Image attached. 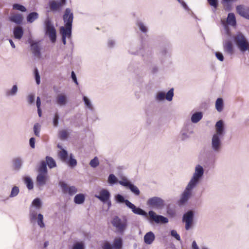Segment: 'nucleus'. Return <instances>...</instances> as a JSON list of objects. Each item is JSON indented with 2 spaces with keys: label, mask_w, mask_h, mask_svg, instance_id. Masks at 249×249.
Instances as JSON below:
<instances>
[{
  "label": "nucleus",
  "mask_w": 249,
  "mask_h": 249,
  "mask_svg": "<svg viewBox=\"0 0 249 249\" xmlns=\"http://www.w3.org/2000/svg\"><path fill=\"white\" fill-rule=\"evenodd\" d=\"M155 239V235L152 231L148 232L144 236V242L148 245L152 244Z\"/></svg>",
  "instance_id": "obj_24"
},
{
  "label": "nucleus",
  "mask_w": 249,
  "mask_h": 249,
  "mask_svg": "<svg viewBox=\"0 0 249 249\" xmlns=\"http://www.w3.org/2000/svg\"><path fill=\"white\" fill-rule=\"evenodd\" d=\"M70 160L68 161V164L71 167H75L77 164V161L72 157V155L71 154L70 156Z\"/></svg>",
  "instance_id": "obj_48"
},
{
  "label": "nucleus",
  "mask_w": 249,
  "mask_h": 249,
  "mask_svg": "<svg viewBox=\"0 0 249 249\" xmlns=\"http://www.w3.org/2000/svg\"><path fill=\"white\" fill-rule=\"evenodd\" d=\"M35 79L36 81V83L37 85L40 84V75L38 72L37 69H36L35 71Z\"/></svg>",
  "instance_id": "obj_55"
},
{
  "label": "nucleus",
  "mask_w": 249,
  "mask_h": 249,
  "mask_svg": "<svg viewBox=\"0 0 249 249\" xmlns=\"http://www.w3.org/2000/svg\"><path fill=\"white\" fill-rule=\"evenodd\" d=\"M9 19L11 22L18 25L22 23L23 17L22 16L19 14H13L9 17Z\"/></svg>",
  "instance_id": "obj_21"
},
{
  "label": "nucleus",
  "mask_w": 249,
  "mask_h": 249,
  "mask_svg": "<svg viewBox=\"0 0 249 249\" xmlns=\"http://www.w3.org/2000/svg\"><path fill=\"white\" fill-rule=\"evenodd\" d=\"M112 225L117 229L118 232L123 233L127 227V220L125 218L122 219L118 216H115L112 222Z\"/></svg>",
  "instance_id": "obj_9"
},
{
  "label": "nucleus",
  "mask_w": 249,
  "mask_h": 249,
  "mask_svg": "<svg viewBox=\"0 0 249 249\" xmlns=\"http://www.w3.org/2000/svg\"><path fill=\"white\" fill-rule=\"evenodd\" d=\"M46 34L49 36L52 42L56 40V30L53 25L49 18L46 19L45 21Z\"/></svg>",
  "instance_id": "obj_8"
},
{
  "label": "nucleus",
  "mask_w": 249,
  "mask_h": 249,
  "mask_svg": "<svg viewBox=\"0 0 249 249\" xmlns=\"http://www.w3.org/2000/svg\"><path fill=\"white\" fill-rule=\"evenodd\" d=\"M66 3V0H60V1L50 0L49 5L51 11L55 12L59 10L60 8Z\"/></svg>",
  "instance_id": "obj_16"
},
{
  "label": "nucleus",
  "mask_w": 249,
  "mask_h": 249,
  "mask_svg": "<svg viewBox=\"0 0 249 249\" xmlns=\"http://www.w3.org/2000/svg\"><path fill=\"white\" fill-rule=\"evenodd\" d=\"M192 249H199L196 242L195 241H193L192 243Z\"/></svg>",
  "instance_id": "obj_62"
},
{
  "label": "nucleus",
  "mask_w": 249,
  "mask_h": 249,
  "mask_svg": "<svg viewBox=\"0 0 249 249\" xmlns=\"http://www.w3.org/2000/svg\"><path fill=\"white\" fill-rule=\"evenodd\" d=\"M83 100L84 102L85 106L90 110H93V106L89 99H88L86 96H83Z\"/></svg>",
  "instance_id": "obj_42"
},
{
  "label": "nucleus",
  "mask_w": 249,
  "mask_h": 249,
  "mask_svg": "<svg viewBox=\"0 0 249 249\" xmlns=\"http://www.w3.org/2000/svg\"><path fill=\"white\" fill-rule=\"evenodd\" d=\"M137 25L140 28V30L143 32L146 33L147 31L146 27L141 21L138 22Z\"/></svg>",
  "instance_id": "obj_52"
},
{
  "label": "nucleus",
  "mask_w": 249,
  "mask_h": 249,
  "mask_svg": "<svg viewBox=\"0 0 249 249\" xmlns=\"http://www.w3.org/2000/svg\"><path fill=\"white\" fill-rule=\"evenodd\" d=\"M235 42L241 52L248 50L249 44L245 37L242 34H238L234 36Z\"/></svg>",
  "instance_id": "obj_10"
},
{
  "label": "nucleus",
  "mask_w": 249,
  "mask_h": 249,
  "mask_svg": "<svg viewBox=\"0 0 249 249\" xmlns=\"http://www.w3.org/2000/svg\"><path fill=\"white\" fill-rule=\"evenodd\" d=\"M180 3L181 4L182 7L186 10H189V8H188V7L187 6V4H186V3L184 1H183V0H181V2H180Z\"/></svg>",
  "instance_id": "obj_63"
},
{
  "label": "nucleus",
  "mask_w": 249,
  "mask_h": 249,
  "mask_svg": "<svg viewBox=\"0 0 249 249\" xmlns=\"http://www.w3.org/2000/svg\"><path fill=\"white\" fill-rule=\"evenodd\" d=\"M103 249H113V246L109 243L106 242L102 247Z\"/></svg>",
  "instance_id": "obj_57"
},
{
  "label": "nucleus",
  "mask_w": 249,
  "mask_h": 249,
  "mask_svg": "<svg viewBox=\"0 0 249 249\" xmlns=\"http://www.w3.org/2000/svg\"><path fill=\"white\" fill-rule=\"evenodd\" d=\"M204 173V169L203 167L199 164L196 165L195 168L193 176L188 183L196 187L202 178Z\"/></svg>",
  "instance_id": "obj_4"
},
{
  "label": "nucleus",
  "mask_w": 249,
  "mask_h": 249,
  "mask_svg": "<svg viewBox=\"0 0 249 249\" xmlns=\"http://www.w3.org/2000/svg\"><path fill=\"white\" fill-rule=\"evenodd\" d=\"M18 92V87L17 85L12 86L11 89L6 90L5 95L6 97L15 96Z\"/></svg>",
  "instance_id": "obj_22"
},
{
  "label": "nucleus",
  "mask_w": 249,
  "mask_h": 249,
  "mask_svg": "<svg viewBox=\"0 0 249 249\" xmlns=\"http://www.w3.org/2000/svg\"><path fill=\"white\" fill-rule=\"evenodd\" d=\"M46 163L50 168H53L56 167V164L55 160L51 157L47 156L46 157Z\"/></svg>",
  "instance_id": "obj_35"
},
{
  "label": "nucleus",
  "mask_w": 249,
  "mask_h": 249,
  "mask_svg": "<svg viewBox=\"0 0 249 249\" xmlns=\"http://www.w3.org/2000/svg\"><path fill=\"white\" fill-rule=\"evenodd\" d=\"M174 96V89H171L166 94L163 91H159L155 96V99L158 102L163 101L165 99L168 101H171Z\"/></svg>",
  "instance_id": "obj_12"
},
{
  "label": "nucleus",
  "mask_w": 249,
  "mask_h": 249,
  "mask_svg": "<svg viewBox=\"0 0 249 249\" xmlns=\"http://www.w3.org/2000/svg\"><path fill=\"white\" fill-rule=\"evenodd\" d=\"M171 235L172 236L175 237L177 240L180 241V237L179 235L177 233V231L173 230L171 231Z\"/></svg>",
  "instance_id": "obj_53"
},
{
  "label": "nucleus",
  "mask_w": 249,
  "mask_h": 249,
  "mask_svg": "<svg viewBox=\"0 0 249 249\" xmlns=\"http://www.w3.org/2000/svg\"><path fill=\"white\" fill-rule=\"evenodd\" d=\"M28 103L29 105H31L34 103L35 100V95L33 93H31L27 96V97Z\"/></svg>",
  "instance_id": "obj_49"
},
{
  "label": "nucleus",
  "mask_w": 249,
  "mask_h": 249,
  "mask_svg": "<svg viewBox=\"0 0 249 249\" xmlns=\"http://www.w3.org/2000/svg\"><path fill=\"white\" fill-rule=\"evenodd\" d=\"M36 105L37 109L40 108L41 100H40V97H37L36 98Z\"/></svg>",
  "instance_id": "obj_60"
},
{
  "label": "nucleus",
  "mask_w": 249,
  "mask_h": 249,
  "mask_svg": "<svg viewBox=\"0 0 249 249\" xmlns=\"http://www.w3.org/2000/svg\"><path fill=\"white\" fill-rule=\"evenodd\" d=\"M55 101L58 106L64 107L68 103V97L67 94L64 93H60L56 95Z\"/></svg>",
  "instance_id": "obj_15"
},
{
  "label": "nucleus",
  "mask_w": 249,
  "mask_h": 249,
  "mask_svg": "<svg viewBox=\"0 0 249 249\" xmlns=\"http://www.w3.org/2000/svg\"><path fill=\"white\" fill-rule=\"evenodd\" d=\"M215 107L216 110L218 112H221L223 110L224 107V103L222 98H218L216 99Z\"/></svg>",
  "instance_id": "obj_30"
},
{
  "label": "nucleus",
  "mask_w": 249,
  "mask_h": 249,
  "mask_svg": "<svg viewBox=\"0 0 249 249\" xmlns=\"http://www.w3.org/2000/svg\"><path fill=\"white\" fill-rule=\"evenodd\" d=\"M118 183L122 186L127 187L131 182L125 177L121 178V180L118 181Z\"/></svg>",
  "instance_id": "obj_37"
},
{
  "label": "nucleus",
  "mask_w": 249,
  "mask_h": 249,
  "mask_svg": "<svg viewBox=\"0 0 249 249\" xmlns=\"http://www.w3.org/2000/svg\"><path fill=\"white\" fill-rule=\"evenodd\" d=\"M36 220H37L38 225L40 228H44L45 227V224L43 222V215L42 214L40 213L38 214Z\"/></svg>",
  "instance_id": "obj_43"
},
{
  "label": "nucleus",
  "mask_w": 249,
  "mask_h": 249,
  "mask_svg": "<svg viewBox=\"0 0 249 249\" xmlns=\"http://www.w3.org/2000/svg\"><path fill=\"white\" fill-rule=\"evenodd\" d=\"M123 245V241L121 238H115L113 243V249H121Z\"/></svg>",
  "instance_id": "obj_34"
},
{
  "label": "nucleus",
  "mask_w": 249,
  "mask_h": 249,
  "mask_svg": "<svg viewBox=\"0 0 249 249\" xmlns=\"http://www.w3.org/2000/svg\"><path fill=\"white\" fill-rule=\"evenodd\" d=\"M225 52L228 53L232 54L233 53V47L232 43L230 41H226L223 45Z\"/></svg>",
  "instance_id": "obj_25"
},
{
  "label": "nucleus",
  "mask_w": 249,
  "mask_h": 249,
  "mask_svg": "<svg viewBox=\"0 0 249 249\" xmlns=\"http://www.w3.org/2000/svg\"><path fill=\"white\" fill-rule=\"evenodd\" d=\"M30 145L32 148H35V139L34 138H31L29 140Z\"/></svg>",
  "instance_id": "obj_59"
},
{
  "label": "nucleus",
  "mask_w": 249,
  "mask_h": 249,
  "mask_svg": "<svg viewBox=\"0 0 249 249\" xmlns=\"http://www.w3.org/2000/svg\"><path fill=\"white\" fill-rule=\"evenodd\" d=\"M37 213L34 208L30 207L29 218L31 223H34L36 219Z\"/></svg>",
  "instance_id": "obj_31"
},
{
  "label": "nucleus",
  "mask_w": 249,
  "mask_h": 249,
  "mask_svg": "<svg viewBox=\"0 0 249 249\" xmlns=\"http://www.w3.org/2000/svg\"><path fill=\"white\" fill-rule=\"evenodd\" d=\"M13 8L23 12H26L27 10L26 8L24 6L18 3L13 4Z\"/></svg>",
  "instance_id": "obj_45"
},
{
  "label": "nucleus",
  "mask_w": 249,
  "mask_h": 249,
  "mask_svg": "<svg viewBox=\"0 0 249 249\" xmlns=\"http://www.w3.org/2000/svg\"><path fill=\"white\" fill-rule=\"evenodd\" d=\"M71 78H72V80H73L74 82L76 85H78V82L77 80L76 76L73 71H72V72H71Z\"/></svg>",
  "instance_id": "obj_61"
},
{
  "label": "nucleus",
  "mask_w": 249,
  "mask_h": 249,
  "mask_svg": "<svg viewBox=\"0 0 249 249\" xmlns=\"http://www.w3.org/2000/svg\"><path fill=\"white\" fill-rule=\"evenodd\" d=\"M40 129V125L38 123L35 124L34 126V131L36 136H39Z\"/></svg>",
  "instance_id": "obj_51"
},
{
  "label": "nucleus",
  "mask_w": 249,
  "mask_h": 249,
  "mask_svg": "<svg viewBox=\"0 0 249 249\" xmlns=\"http://www.w3.org/2000/svg\"><path fill=\"white\" fill-rule=\"evenodd\" d=\"M115 44V42L112 40H109L108 41V45L110 47H112Z\"/></svg>",
  "instance_id": "obj_64"
},
{
  "label": "nucleus",
  "mask_w": 249,
  "mask_h": 249,
  "mask_svg": "<svg viewBox=\"0 0 249 249\" xmlns=\"http://www.w3.org/2000/svg\"><path fill=\"white\" fill-rule=\"evenodd\" d=\"M136 196H139L140 194V191L139 188L131 183L127 187Z\"/></svg>",
  "instance_id": "obj_36"
},
{
  "label": "nucleus",
  "mask_w": 249,
  "mask_h": 249,
  "mask_svg": "<svg viewBox=\"0 0 249 249\" xmlns=\"http://www.w3.org/2000/svg\"><path fill=\"white\" fill-rule=\"evenodd\" d=\"M31 50L34 56L37 58L41 57L40 48L37 42H31Z\"/></svg>",
  "instance_id": "obj_20"
},
{
  "label": "nucleus",
  "mask_w": 249,
  "mask_h": 249,
  "mask_svg": "<svg viewBox=\"0 0 249 249\" xmlns=\"http://www.w3.org/2000/svg\"><path fill=\"white\" fill-rule=\"evenodd\" d=\"M49 179L48 174L38 173L36 177V184L39 186H44Z\"/></svg>",
  "instance_id": "obj_19"
},
{
  "label": "nucleus",
  "mask_w": 249,
  "mask_h": 249,
  "mask_svg": "<svg viewBox=\"0 0 249 249\" xmlns=\"http://www.w3.org/2000/svg\"><path fill=\"white\" fill-rule=\"evenodd\" d=\"M194 212L189 210L184 213L182 216V222L185 223V229L188 231L193 228L194 225Z\"/></svg>",
  "instance_id": "obj_6"
},
{
  "label": "nucleus",
  "mask_w": 249,
  "mask_h": 249,
  "mask_svg": "<svg viewBox=\"0 0 249 249\" xmlns=\"http://www.w3.org/2000/svg\"><path fill=\"white\" fill-rule=\"evenodd\" d=\"M19 192L18 187L17 186H14L11 190V193L9 195L10 197H14L18 196Z\"/></svg>",
  "instance_id": "obj_41"
},
{
  "label": "nucleus",
  "mask_w": 249,
  "mask_h": 249,
  "mask_svg": "<svg viewBox=\"0 0 249 249\" xmlns=\"http://www.w3.org/2000/svg\"><path fill=\"white\" fill-rule=\"evenodd\" d=\"M115 199L118 203H124L128 208L131 209L134 213L143 216H147L146 212L140 208L136 207L134 204H132L128 200L125 199L124 197L121 195H117L115 196Z\"/></svg>",
  "instance_id": "obj_3"
},
{
  "label": "nucleus",
  "mask_w": 249,
  "mask_h": 249,
  "mask_svg": "<svg viewBox=\"0 0 249 249\" xmlns=\"http://www.w3.org/2000/svg\"><path fill=\"white\" fill-rule=\"evenodd\" d=\"M95 197L99 199L102 202L105 203L109 199L110 194L108 190L103 189L100 191L98 195H95Z\"/></svg>",
  "instance_id": "obj_18"
},
{
  "label": "nucleus",
  "mask_w": 249,
  "mask_h": 249,
  "mask_svg": "<svg viewBox=\"0 0 249 249\" xmlns=\"http://www.w3.org/2000/svg\"><path fill=\"white\" fill-rule=\"evenodd\" d=\"M13 34L14 37L17 39H20L23 35V30L21 26H16L14 28Z\"/></svg>",
  "instance_id": "obj_23"
},
{
  "label": "nucleus",
  "mask_w": 249,
  "mask_h": 249,
  "mask_svg": "<svg viewBox=\"0 0 249 249\" xmlns=\"http://www.w3.org/2000/svg\"><path fill=\"white\" fill-rule=\"evenodd\" d=\"M237 13L248 19H249V7L244 5H239L236 7Z\"/></svg>",
  "instance_id": "obj_17"
},
{
  "label": "nucleus",
  "mask_w": 249,
  "mask_h": 249,
  "mask_svg": "<svg viewBox=\"0 0 249 249\" xmlns=\"http://www.w3.org/2000/svg\"><path fill=\"white\" fill-rule=\"evenodd\" d=\"M59 119V115L57 112H55L53 118V124L54 127H57L58 125V120Z\"/></svg>",
  "instance_id": "obj_50"
},
{
  "label": "nucleus",
  "mask_w": 249,
  "mask_h": 249,
  "mask_svg": "<svg viewBox=\"0 0 249 249\" xmlns=\"http://www.w3.org/2000/svg\"><path fill=\"white\" fill-rule=\"evenodd\" d=\"M215 132L212 136L211 148L215 153H219L222 148L221 138L225 133L224 124L223 120L217 121L215 124Z\"/></svg>",
  "instance_id": "obj_1"
},
{
  "label": "nucleus",
  "mask_w": 249,
  "mask_h": 249,
  "mask_svg": "<svg viewBox=\"0 0 249 249\" xmlns=\"http://www.w3.org/2000/svg\"><path fill=\"white\" fill-rule=\"evenodd\" d=\"M58 155L62 161H66L67 160L68 154L66 150L62 149V150L59 152Z\"/></svg>",
  "instance_id": "obj_39"
},
{
  "label": "nucleus",
  "mask_w": 249,
  "mask_h": 249,
  "mask_svg": "<svg viewBox=\"0 0 249 249\" xmlns=\"http://www.w3.org/2000/svg\"><path fill=\"white\" fill-rule=\"evenodd\" d=\"M72 249H84V244L82 243H76L74 244Z\"/></svg>",
  "instance_id": "obj_56"
},
{
  "label": "nucleus",
  "mask_w": 249,
  "mask_h": 249,
  "mask_svg": "<svg viewBox=\"0 0 249 249\" xmlns=\"http://www.w3.org/2000/svg\"><path fill=\"white\" fill-rule=\"evenodd\" d=\"M210 5L212 6L214 9H216L218 3L217 0H207Z\"/></svg>",
  "instance_id": "obj_54"
},
{
  "label": "nucleus",
  "mask_w": 249,
  "mask_h": 249,
  "mask_svg": "<svg viewBox=\"0 0 249 249\" xmlns=\"http://www.w3.org/2000/svg\"><path fill=\"white\" fill-rule=\"evenodd\" d=\"M196 187L188 183L185 190L181 194L179 200L178 201V204L180 206L186 204L192 195V191Z\"/></svg>",
  "instance_id": "obj_5"
},
{
  "label": "nucleus",
  "mask_w": 249,
  "mask_h": 249,
  "mask_svg": "<svg viewBox=\"0 0 249 249\" xmlns=\"http://www.w3.org/2000/svg\"><path fill=\"white\" fill-rule=\"evenodd\" d=\"M73 18V14L71 10L69 8H67L63 15V20L65 23V26H61L60 28V33L62 36V42L64 45L66 44V38H71Z\"/></svg>",
  "instance_id": "obj_2"
},
{
  "label": "nucleus",
  "mask_w": 249,
  "mask_h": 249,
  "mask_svg": "<svg viewBox=\"0 0 249 249\" xmlns=\"http://www.w3.org/2000/svg\"><path fill=\"white\" fill-rule=\"evenodd\" d=\"M37 172L38 173L48 174V170L45 161L42 160L40 161L37 168Z\"/></svg>",
  "instance_id": "obj_27"
},
{
  "label": "nucleus",
  "mask_w": 249,
  "mask_h": 249,
  "mask_svg": "<svg viewBox=\"0 0 249 249\" xmlns=\"http://www.w3.org/2000/svg\"><path fill=\"white\" fill-rule=\"evenodd\" d=\"M23 162V160L20 158H17L13 160V165L15 170H19Z\"/></svg>",
  "instance_id": "obj_26"
},
{
  "label": "nucleus",
  "mask_w": 249,
  "mask_h": 249,
  "mask_svg": "<svg viewBox=\"0 0 249 249\" xmlns=\"http://www.w3.org/2000/svg\"><path fill=\"white\" fill-rule=\"evenodd\" d=\"M117 182L116 177L113 174H110L108 178V182L110 184H114Z\"/></svg>",
  "instance_id": "obj_47"
},
{
  "label": "nucleus",
  "mask_w": 249,
  "mask_h": 249,
  "mask_svg": "<svg viewBox=\"0 0 249 249\" xmlns=\"http://www.w3.org/2000/svg\"><path fill=\"white\" fill-rule=\"evenodd\" d=\"M99 164V161L98 158L95 157L93 159L91 160L89 162V165L93 168H96Z\"/></svg>",
  "instance_id": "obj_46"
},
{
  "label": "nucleus",
  "mask_w": 249,
  "mask_h": 249,
  "mask_svg": "<svg viewBox=\"0 0 249 249\" xmlns=\"http://www.w3.org/2000/svg\"><path fill=\"white\" fill-rule=\"evenodd\" d=\"M38 18V14L36 12L30 13L27 17V20L28 22L32 23Z\"/></svg>",
  "instance_id": "obj_33"
},
{
  "label": "nucleus",
  "mask_w": 249,
  "mask_h": 249,
  "mask_svg": "<svg viewBox=\"0 0 249 249\" xmlns=\"http://www.w3.org/2000/svg\"><path fill=\"white\" fill-rule=\"evenodd\" d=\"M24 181L28 189L31 190L33 188V182L30 177H25L24 178Z\"/></svg>",
  "instance_id": "obj_40"
},
{
  "label": "nucleus",
  "mask_w": 249,
  "mask_h": 249,
  "mask_svg": "<svg viewBox=\"0 0 249 249\" xmlns=\"http://www.w3.org/2000/svg\"><path fill=\"white\" fill-rule=\"evenodd\" d=\"M215 56L218 60L222 62L224 60V56L222 53L220 52H216Z\"/></svg>",
  "instance_id": "obj_58"
},
{
  "label": "nucleus",
  "mask_w": 249,
  "mask_h": 249,
  "mask_svg": "<svg viewBox=\"0 0 249 249\" xmlns=\"http://www.w3.org/2000/svg\"><path fill=\"white\" fill-rule=\"evenodd\" d=\"M59 186L64 194H68L72 196L77 192V189L75 186H70L65 181H60L59 182Z\"/></svg>",
  "instance_id": "obj_11"
},
{
  "label": "nucleus",
  "mask_w": 249,
  "mask_h": 249,
  "mask_svg": "<svg viewBox=\"0 0 249 249\" xmlns=\"http://www.w3.org/2000/svg\"><path fill=\"white\" fill-rule=\"evenodd\" d=\"M147 205L156 208H161L164 205V201L161 198L154 196L150 198L147 201Z\"/></svg>",
  "instance_id": "obj_13"
},
{
  "label": "nucleus",
  "mask_w": 249,
  "mask_h": 249,
  "mask_svg": "<svg viewBox=\"0 0 249 249\" xmlns=\"http://www.w3.org/2000/svg\"><path fill=\"white\" fill-rule=\"evenodd\" d=\"M85 196L82 194L76 195L74 198V202L77 204H81L84 202Z\"/></svg>",
  "instance_id": "obj_32"
},
{
  "label": "nucleus",
  "mask_w": 249,
  "mask_h": 249,
  "mask_svg": "<svg viewBox=\"0 0 249 249\" xmlns=\"http://www.w3.org/2000/svg\"><path fill=\"white\" fill-rule=\"evenodd\" d=\"M227 23L228 24L234 26L236 25V19L233 13H229L227 18Z\"/></svg>",
  "instance_id": "obj_29"
},
{
  "label": "nucleus",
  "mask_w": 249,
  "mask_h": 249,
  "mask_svg": "<svg viewBox=\"0 0 249 249\" xmlns=\"http://www.w3.org/2000/svg\"><path fill=\"white\" fill-rule=\"evenodd\" d=\"M194 134V131L191 128L190 124H185L182 128L180 132V139L182 141H184L189 139L191 135Z\"/></svg>",
  "instance_id": "obj_14"
},
{
  "label": "nucleus",
  "mask_w": 249,
  "mask_h": 249,
  "mask_svg": "<svg viewBox=\"0 0 249 249\" xmlns=\"http://www.w3.org/2000/svg\"><path fill=\"white\" fill-rule=\"evenodd\" d=\"M69 135V133L66 130H62L59 132V137L61 140H66Z\"/></svg>",
  "instance_id": "obj_44"
},
{
  "label": "nucleus",
  "mask_w": 249,
  "mask_h": 249,
  "mask_svg": "<svg viewBox=\"0 0 249 249\" xmlns=\"http://www.w3.org/2000/svg\"><path fill=\"white\" fill-rule=\"evenodd\" d=\"M42 206V202L40 199L38 198H35L32 202L31 207L36 208V209H39Z\"/></svg>",
  "instance_id": "obj_38"
},
{
  "label": "nucleus",
  "mask_w": 249,
  "mask_h": 249,
  "mask_svg": "<svg viewBox=\"0 0 249 249\" xmlns=\"http://www.w3.org/2000/svg\"><path fill=\"white\" fill-rule=\"evenodd\" d=\"M203 117V114L201 112H196L191 116V120L193 123H198Z\"/></svg>",
  "instance_id": "obj_28"
},
{
  "label": "nucleus",
  "mask_w": 249,
  "mask_h": 249,
  "mask_svg": "<svg viewBox=\"0 0 249 249\" xmlns=\"http://www.w3.org/2000/svg\"><path fill=\"white\" fill-rule=\"evenodd\" d=\"M147 215H148V220L151 224H153L154 222L156 224H165L168 222V219L167 217L158 215L153 211H149L148 213H147Z\"/></svg>",
  "instance_id": "obj_7"
}]
</instances>
